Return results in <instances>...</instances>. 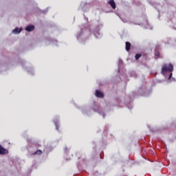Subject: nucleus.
<instances>
[{
    "label": "nucleus",
    "mask_w": 176,
    "mask_h": 176,
    "mask_svg": "<svg viewBox=\"0 0 176 176\" xmlns=\"http://www.w3.org/2000/svg\"><path fill=\"white\" fill-rule=\"evenodd\" d=\"M174 69V66L171 63L170 64H165L162 67V74L166 75L167 72H173Z\"/></svg>",
    "instance_id": "1"
},
{
    "label": "nucleus",
    "mask_w": 176,
    "mask_h": 176,
    "mask_svg": "<svg viewBox=\"0 0 176 176\" xmlns=\"http://www.w3.org/2000/svg\"><path fill=\"white\" fill-rule=\"evenodd\" d=\"M9 153V151L6 148H4L2 147V146H0V155H8Z\"/></svg>",
    "instance_id": "2"
},
{
    "label": "nucleus",
    "mask_w": 176,
    "mask_h": 176,
    "mask_svg": "<svg viewBox=\"0 0 176 176\" xmlns=\"http://www.w3.org/2000/svg\"><path fill=\"white\" fill-rule=\"evenodd\" d=\"M96 97H98L99 98H104V94L99 90L96 91Z\"/></svg>",
    "instance_id": "3"
},
{
    "label": "nucleus",
    "mask_w": 176,
    "mask_h": 176,
    "mask_svg": "<svg viewBox=\"0 0 176 176\" xmlns=\"http://www.w3.org/2000/svg\"><path fill=\"white\" fill-rule=\"evenodd\" d=\"M25 30L28 31V32H31V31H34L35 30V26L30 25L26 27Z\"/></svg>",
    "instance_id": "4"
},
{
    "label": "nucleus",
    "mask_w": 176,
    "mask_h": 176,
    "mask_svg": "<svg viewBox=\"0 0 176 176\" xmlns=\"http://www.w3.org/2000/svg\"><path fill=\"white\" fill-rule=\"evenodd\" d=\"M109 5H110L111 6V8L113 9H116V3H115V1L113 0H110L109 2H108Z\"/></svg>",
    "instance_id": "5"
},
{
    "label": "nucleus",
    "mask_w": 176,
    "mask_h": 176,
    "mask_svg": "<svg viewBox=\"0 0 176 176\" xmlns=\"http://www.w3.org/2000/svg\"><path fill=\"white\" fill-rule=\"evenodd\" d=\"M23 31V28H16L14 30H12L13 34H20Z\"/></svg>",
    "instance_id": "6"
},
{
    "label": "nucleus",
    "mask_w": 176,
    "mask_h": 176,
    "mask_svg": "<svg viewBox=\"0 0 176 176\" xmlns=\"http://www.w3.org/2000/svg\"><path fill=\"white\" fill-rule=\"evenodd\" d=\"M131 47V44L130 43V42H126L125 49H126V52H130Z\"/></svg>",
    "instance_id": "7"
},
{
    "label": "nucleus",
    "mask_w": 176,
    "mask_h": 176,
    "mask_svg": "<svg viewBox=\"0 0 176 176\" xmlns=\"http://www.w3.org/2000/svg\"><path fill=\"white\" fill-rule=\"evenodd\" d=\"M35 155H42V151L41 150H37L36 152L32 153L33 156Z\"/></svg>",
    "instance_id": "8"
},
{
    "label": "nucleus",
    "mask_w": 176,
    "mask_h": 176,
    "mask_svg": "<svg viewBox=\"0 0 176 176\" xmlns=\"http://www.w3.org/2000/svg\"><path fill=\"white\" fill-rule=\"evenodd\" d=\"M142 55H141V54H137L135 56V60H140V58H141Z\"/></svg>",
    "instance_id": "9"
},
{
    "label": "nucleus",
    "mask_w": 176,
    "mask_h": 176,
    "mask_svg": "<svg viewBox=\"0 0 176 176\" xmlns=\"http://www.w3.org/2000/svg\"><path fill=\"white\" fill-rule=\"evenodd\" d=\"M155 56H157V57H160V53L159 52H155Z\"/></svg>",
    "instance_id": "10"
},
{
    "label": "nucleus",
    "mask_w": 176,
    "mask_h": 176,
    "mask_svg": "<svg viewBox=\"0 0 176 176\" xmlns=\"http://www.w3.org/2000/svg\"><path fill=\"white\" fill-rule=\"evenodd\" d=\"M171 78H173V73H170L169 76H168V79H171Z\"/></svg>",
    "instance_id": "11"
}]
</instances>
